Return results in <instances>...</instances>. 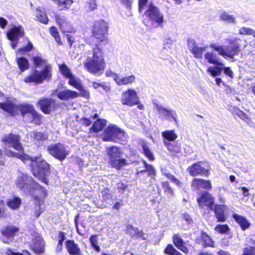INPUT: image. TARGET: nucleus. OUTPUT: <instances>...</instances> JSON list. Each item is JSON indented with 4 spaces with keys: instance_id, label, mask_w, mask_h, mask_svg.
I'll use <instances>...</instances> for the list:
<instances>
[{
    "instance_id": "f257e3e1",
    "label": "nucleus",
    "mask_w": 255,
    "mask_h": 255,
    "mask_svg": "<svg viewBox=\"0 0 255 255\" xmlns=\"http://www.w3.org/2000/svg\"><path fill=\"white\" fill-rule=\"evenodd\" d=\"M84 66L89 73L97 75H101L106 66L102 49L98 46L94 48L92 55L87 57L84 62Z\"/></svg>"
},
{
    "instance_id": "f03ea898",
    "label": "nucleus",
    "mask_w": 255,
    "mask_h": 255,
    "mask_svg": "<svg viewBox=\"0 0 255 255\" xmlns=\"http://www.w3.org/2000/svg\"><path fill=\"white\" fill-rule=\"evenodd\" d=\"M32 60L35 67L44 66V68L41 71L37 70H34L25 79V82L41 83L44 80H49L51 76V67L47 63L46 60L43 59L39 55L33 56Z\"/></svg>"
},
{
    "instance_id": "7ed1b4c3",
    "label": "nucleus",
    "mask_w": 255,
    "mask_h": 255,
    "mask_svg": "<svg viewBox=\"0 0 255 255\" xmlns=\"http://www.w3.org/2000/svg\"><path fill=\"white\" fill-rule=\"evenodd\" d=\"M15 184L21 190H30L31 189L37 190L39 193L37 194L36 198H43L45 196L46 191L38 184L35 182L31 176L26 174L19 173L15 180Z\"/></svg>"
},
{
    "instance_id": "20e7f679",
    "label": "nucleus",
    "mask_w": 255,
    "mask_h": 255,
    "mask_svg": "<svg viewBox=\"0 0 255 255\" xmlns=\"http://www.w3.org/2000/svg\"><path fill=\"white\" fill-rule=\"evenodd\" d=\"M104 141H110L125 144L128 136L125 132L115 125L109 126L102 134Z\"/></svg>"
},
{
    "instance_id": "39448f33",
    "label": "nucleus",
    "mask_w": 255,
    "mask_h": 255,
    "mask_svg": "<svg viewBox=\"0 0 255 255\" xmlns=\"http://www.w3.org/2000/svg\"><path fill=\"white\" fill-rule=\"evenodd\" d=\"M228 40L232 46H227L226 49H224L223 46L217 45L215 43L211 44L210 47L218 52L220 55L224 58L228 57L230 58H234V56L239 53L240 47V42L241 41V40L239 38H234L229 39Z\"/></svg>"
},
{
    "instance_id": "423d86ee",
    "label": "nucleus",
    "mask_w": 255,
    "mask_h": 255,
    "mask_svg": "<svg viewBox=\"0 0 255 255\" xmlns=\"http://www.w3.org/2000/svg\"><path fill=\"white\" fill-rule=\"evenodd\" d=\"M108 24L104 20L97 21L94 26L93 32L95 38L96 46L105 45L108 39L106 36L108 31Z\"/></svg>"
},
{
    "instance_id": "0eeeda50",
    "label": "nucleus",
    "mask_w": 255,
    "mask_h": 255,
    "mask_svg": "<svg viewBox=\"0 0 255 255\" xmlns=\"http://www.w3.org/2000/svg\"><path fill=\"white\" fill-rule=\"evenodd\" d=\"M32 162L31 170L33 174L37 177L43 183L47 184V180L46 176L48 173L49 165L40 157H35V159Z\"/></svg>"
},
{
    "instance_id": "6e6552de",
    "label": "nucleus",
    "mask_w": 255,
    "mask_h": 255,
    "mask_svg": "<svg viewBox=\"0 0 255 255\" xmlns=\"http://www.w3.org/2000/svg\"><path fill=\"white\" fill-rule=\"evenodd\" d=\"M3 110L11 115L16 114L17 111H19L23 117L27 114L31 115L35 111L33 106L31 105L23 104L16 106L8 100L5 102Z\"/></svg>"
},
{
    "instance_id": "1a4fd4ad",
    "label": "nucleus",
    "mask_w": 255,
    "mask_h": 255,
    "mask_svg": "<svg viewBox=\"0 0 255 255\" xmlns=\"http://www.w3.org/2000/svg\"><path fill=\"white\" fill-rule=\"evenodd\" d=\"M144 15L148 17L155 27H163L164 18L163 14L159 9L152 3H149L144 12Z\"/></svg>"
},
{
    "instance_id": "9d476101",
    "label": "nucleus",
    "mask_w": 255,
    "mask_h": 255,
    "mask_svg": "<svg viewBox=\"0 0 255 255\" xmlns=\"http://www.w3.org/2000/svg\"><path fill=\"white\" fill-rule=\"evenodd\" d=\"M107 152L111 164L113 167L119 169L127 164L126 159L120 158L121 151L119 148L116 146L108 147Z\"/></svg>"
},
{
    "instance_id": "9b49d317",
    "label": "nucleus",
    "mask_w": 255,
    "mask_h": 255,
    "mask_svg": "<svg viewBox=\"0 0 255 255\" xmlns=\"http://www.w3.org/2000/svg\"><path fill=\"white\" fill-rule=\"evenodd\" d=\"M49 153L54 158L60 161L64 160L69 154V151L62 143L51 144L47 147Z\"/></svg>"
},
{
    "instance_id": "f8f14e48",
    "label": "nucleus",
    "mask_w": 255,
    "mask_h": 255,
    "mask_svg": "<svg viewBox=\"0 0 255 255\" xmlns=\"http://www.w3.org/2000/svg\"><path fill=\"white\" fill-rule=\"evenodd\" d=\"M121 102L124 105L132 106L139 102L136 92L131 89H128L122 94Z\"/></svg>"
},
{
    "instance_id": "ddd939ff",
    "label": "nucleus",
    "mask_w": 255,
    "mask_h": 255,
    "mask_svg": "<svg viewBox=\"0 0 255 255\" xmlns=\"http://www.w3.org/2000/svg\"><path fill=\"white\" fill-rule=\"evenodd\" d=\"M1 140L5 146L13 147L17 151H21L22 149L21 144L19 142V136L17 135L12 133L5 134Z\"/></svg>"
},
{
    "instance_id": "4468645a",
    "label": "nucleus",
    "mask_w": 255,
    "mask_h": 255,
    "mask_svg": "<svg viewBox=\"0 0 255 255\" xmlns=\"http://www.w3.org/2000/svg\"><path fill=\"white\" fill-rule=\"evenodd\" d=\"M37 105L40 107L41 110L45 114H49L51 112L55 110L56 107L55 101L51 98H43L40 100Z\"/></svg>"
},
{
    "instance_id": "2eb2a0df",
    "label": "nucleus",
    "mask_w": 255,
    "mask_h": 255,
    "mask_svg": "<svg viewBox=\"0 0 255 255\" xmlns=\"http://www.w3.org/2000/svg\"><path fill=\"white\" fill-rule=\"evenodd\" d=\"M53 95H56L58 98L62 101H68L79 97L78 93L69 89H65L62 91L55 90Z\"/></svg>"
},
{
    "instance_id": "dca6fc26",
    "label": "nucleus",
    "mask_w": 255,
    "mask_h": 255,
    "mask_svg": "<svg viewBox=\"0 0 255 255\" xmlns=\"http://www.w3.org/2000/svg\"><path fill=\"white\" fill-rule=\"evenodd\" d=\"M24 35V30L21 25H14L6 32V36L10 41H17Z\"/></svg>"
},
{
    "instance_id": "f3484780",
    "label": "nucleus",
    "mask_w": 255,
    "mask_h": 255,
    "mask_svg": "<svg viewBox=\"0 0 255 255\" xmlns=\"http://www.w3.org/2000/svg\"><path fill=\"white\" fill-rule=\"evenodd\" d=\"M187 171L189 173L190 175L192 176H195L197 175H204L205 176H208L209 175V171L207 169H206L204 167H203L201 165V163L199 162L188 167Z\"/></svg>"
},
{
    "instance_id": "a211bd4d",
    "label": "nucleus",
    "mask_w": 255,
    "mask_h": 255,
    "mask_svg": "<svg viewBox=\"0 0 255 255\" xmlns=\"http://www.w3.org/2000/svg\"><path fill=\"white\" fill-rule=\"evenodd\" d=\"M214 211L218 222L226 221L227 217V209L225 205H215Z\"/></svg>"
},
{
    "instance_id": "6ab92c4d",
    "label": "nucleus",
    "mask_w": 255,
    "mask_h": 255,
    "mask_svg": "<svg viewBox=\"0 0 255 255\" xmlns=\"http://www.w3.org/2000/svg\"><path fill=\"white\" fill-rule=\"evenodd\" d=\"M55 18L63 32H72L73 28L65 16L56 14L55 15Z\"/></svg>"
},
{
    "instance_id": "aec40b11",
    "label": "nucleus",
    "mask_w": 255,
    "mask_h": 255,
    "mask_svg": "<svg viewBox=\"0 0 255 255\" xmlns=\"http://www.w3.org/2000/svg\"><path fill=\"white\" fill-rule=\"evenodd\" d=\"M19 153H14L12 151L9 150L5 151V154L7 156L16 157L21 160L25 163H30L31 167L32 166V162L35 159V157H31L27 154L23 153V149L21 151H18Z\"/></svg>"
},
{
    "instance_id": "412c9836",
    "label": "nucleus",
    "mask_w": 255,
    "mask_h": 255,
    "mask_svg": "<svg viewBox=\"0 0 255 255\" xmlns=\"http://www.w3.org/2000/svg\"><path fill=\"white\" fill-rule=\"evenodd\" d=\"M197 202L201 207L203 206H207L212 209L214 200L211 194L207 192H204L200 197L197 199Z\"/></svg>"
},
{
    "instance_id": "4be33fe9",
    "label": "nucleus",
    "mask_w": 255,
    "mask_h": 255,
    "mask_svg": "<svg viewBox=\"0 0 255 255\" xmlns=\"http://www.w3.org/2000/svg\"><path fill=\"white\" fill-rule=\"evenodd\" d=\"M191 186L193 189L198 190L204 188L210 190L212 188L211 182L209 180L194 178L192 182Z\"/></svg>"
},
{
    "instance_id": "5701e85b",
    "label": "nucleus",
    "mask_w": 255,
    "mask_h": 255,
    "mask_svg": "<svg viewBox=\"0 0 255 255\" xmlns=\"http://www.w3.org/2000/svg\"><path fill=\"white\" fill-rule=\"evenodd\" d=\"M66 248L68 253L71 255H79L81 250L78 245L75 243L74 240H68L66 241Z\"/></svg>"
},
{
    "instance_id": "b1692460",
    "label": "nucleus",
    "mask_w": 255,
    "mask_h": 255,
    "mask_svg": "<svg viewBox=\"0 0 255 255\" xmlns=\"http://www.w3.org/2000/svg\"><path fill=\"white\" fill-rule=\"evenodd\" d=\"M219 20L228 24L236 25L237 23L236 16L225 11H222L220 13Z\"/></svg>"
},
{
    "instance_id": "393cba45",
    "label": "nucleus",
    "mask_w": 255,
    "mask_h": 255,
    "mask_svg": "<svg viewBox=\"0 0 255 255\" xmlns=\"http://www.w3.org/2000/svg\"><path fill=\"white\" fill-rule=\"evenodd\" d=\"M116 79V83L119 86L131 85L135 81V77L133 75L125 77L119 75V77Z\"/></svg>"
},
{
    "instance_id": "a878e982",
    "label": "nucleus",
    "mask_w": 255,
    "mask_h": 255,
    "mask_svg": "<svg viewBox=\"0 0 255 255\" xmlns=\"http://www.w3.org/2000/svg\"><path fill=\"white\" fill-rule=\"evenodd\" d=\"M44 242L42 238L39 237L36 238L34 240L32 248L33 252L36 254H40L44 252Z\"/></svg>"
},
{
    "instance_id": "bb28decb",
    "label": "nucleus",
    "mask_w": 255,
    "mask_h": 255,
    "mask_svg": "<svg viewBox=\"0 0 255 255\" xmlns=\"http://www.w3.org/2000/svg\"><path fill=\"white\" fill-rule=\"evenodd\" d=\"M234 219L240 225L243 230H245L248 228L251 224L248 220L244 217L235 213L233 215Z\"/></svg>"
},
{
    "instance_id": "cd10ccee",
    "label": "nucleus",
    "mask_w": 255,
    "mask_h": 255,
    "mask_svg": "<svg viewBox=\"0 0 255 255\" xmlns=\"http://www.w3.org/2000/svg\"><path fill=\"white\" fill-rule=\"evenodd\" d=\"M205 58L211 64L217 66H224V65L220 62L217 57V55L212 52H207L204 55Z\"/></svg>"
},
{
    "instance_id": "c85d7f7f",
    "label": "nucleus",
    "mask_w": 255,
    "mask_h": 255,
    "mask_svg": "<svg viewBox=\"0 0 255 255\" xmlns=\"http://www.w3.org/2000/svg\"><path fill=\"white\" fill-rule=\"evenodd\" d=\"M247 241L254 246H249L244 248L243 250V253L241 255H255V240L249 238Z\"/></svg>"
},
{
    "instance_id": "c756f323",
    "label": "nucleus",
    "mask_w": 255,
    "mask_h": 255,
    "mask_svg": "<svg viewBox=\"0 0 255 255\" xmlns=\"http://www.w3.org/2000/svg\"><path fill=\"white\" fill-rule=\"evenodd\" d=\"M18 229L14 226H6L4 229L1 231V234L7 238H11L14 236Z\"/></svg>"
},
{
    "instance_id": "7c9ffc66",
    "label": "nucleus",
    "mask_w": 255,
    "mask_h": 255,
    "mask_svg": "<svg viewBox=\"0 0 255 255\" xmlns=\"http://www.w3.org/2000/svg\"><path fill=\"white\" fill-rule=\"evenodd\" d=\"M106 125V121L103 119H98L94 122L90 129L95 132H98L101 130Z\"/></svg>"
},
{
    "instance_id": "2f4dec72",
    "label": "nucleus",
    "mask_w": 255,
    "mask_h": 255,
    "mask_svg": "<svg viewBox=\"0 0 255 255\" xmlns=\"http://www.w3.org/2000/svg\"><path fill=\"white\" fill-rule=\"evenodd\" d=\"M165 145L167 147V149L171 152L173 155L181 152L180 146L177 143H170L169 142L165 141Z\"/></svg>"
},
{
    "instance_id": "473e14b6",
    "label": "nucleus",
    "mask_w": 255,
    "mask_h": 255,
    "mask_svg": "<svg viewBox=\"0 0 255 255\" xmlns=\"http://www.w3.org/2000/svg\"><path fill=\"white\" fill-rule=\"evenodd\" d=\"M163 138L168 141H174L177 138V135L174 130H166L162 132Z\"/></svg>"
},
{
    "instance_id": "72a5a7b5",
    "label": "nucleus",
    "mask_w": 255,
    "mask_h": 255,
    "mask_svg": "<svg viewBox=\"0 0 255 255\" xmlns=\"http://www.w3.org/2000/svg\"><path fill=\"white\" fill-rule=\"evenodd\" d=\"M21 203V199L19 197H16L8 200L7 205L10 209L15 210L19 208Z\"/></svg>"
},
{
    "instance_id": "f704fd0d",
    "label": "nucleus",
    "mask_w": 255,
    "mask_h": 255,
    "mask_svg": "<svg viewBox=\"0 0 255 255\" xmlns=\"http://www.w3.org/2000/svg\"><path fill=\"white\" fill-rule=\"evenodd\" d=\"M16 60L18 67L21 72L29 68V63L26 58L22 57L17 58Z\"/></svg>"
},
{
    "instance_id": "c9c22d12",
    "label": "nucleus",
    "mask_w": 255,
    "mask_h": 255,
    "mask_svg": "<svg viewBox=\"0 0 255 255\" xmlns=\"http://www.w3.org/2000/svg\"><path fill=\"white\" fill-rule=\"evenodd\" d=\"M69 79L68 84L77 90L78 89H81L82 86H83L81 80L80 78L75 77L74 75L69 78Z\"/></svg>"
},
{
    "instance_id": "e433bc0d",
    "label": "nucleus",
    "mask_w": 255,
    "mask_h": 255,
    "mask_svg": "<svg viewBox=\"0 0 255 255\" xmlns=\"http://www.w3.org/2000/svg\"><path fill=\"white\" fill-rule=\"evenodd\" d=\"M208 46H198L191 52L193 54L195 58L200 59L203 57V53L205 52Z\"/></svg>"
},
{
    "instance_id": "4c0bfd02",
    "label": "nucleus",
    "mask_w": 255,
    "mask_h": 255,
    "mask_svg": "<svg viewBox=\"0 0 255 255\" xmlns=\"http://www.w3.org/2000/svg\"><path fill=\"white\" fill-rule=\"evenodd\" d=\"M59 68L61 74L66 78L69 79L73 75L70 69L64 64L60 65Z\"/></svg>"
},
{
    "instance_id": "58836bf2",
    "label": "nucleus",
    "mask_w": 255,
    "mask_h": 255,
    "mask_svg": "<svg viewBox=\"0 0 255 255\" xmlns=\"http://www.w3.org/2000/svg\"><path fill=\"white\" fill-rule=\"evenodd\" d=\"M36 16L37 19L40 22L44 24H47L48 23V19L46 14L44 12L37 9L36 12Z\"/></svg>"
},
{
    "instance_id": "ea45409f",
    "label": "nucleus",
    "mask_w": 255,
    "mask_h": 255,
    "mask_svg": "<svg viewBox=\"0 0 255 255\" xmlns=\"http://www.w3.org/2000/svg\"><path fill=\"white\" fill-rule=\"evenodd\" d=\"M154 109L156 110L157 112L160 115L161 117H166L167 114L169 111L168 109L163 107L160 105L156 103H154Z\"/></svg>"
},
{
    "instance_id": "a19ab883",
    "label": "nucleus",
    "mask_w": 255,
    "mask_h": 255,
    "mask_svg": "<svg viewBox=\"0 0 255 255\" xmlns=\"http://www.w3.org/2000/svg\"><path fill=\"white\" fill-rule=\"evenodd\" d=\"M241 35H253L255 38V30L247 27H242L239 30Z\"/></svg>"
},
{
    "instance_id": "79ce46f5",
    "label": "nucleus",
    "mask_w": 255,
    "mask_h": 255,
    "mask_svg": "<svg viewBox=\"0 0 255 255\" xmlns=\"http://www.w3.org/2000/svg\"><path fill=\"white\" fill-rule=\"evenodd\" d=\"M143 152L145 156L148 158L150 161L154 159V157L151 152L148 146L145 143L142 144Z\"/></svg>"
},
{
    "instance_id": "37998d69",
    "label": "nucleus",
    "mask_w": 255,
    "mask_h": 255,
    "mask_svg": "<svg viewBox=\"0 0 255 255\" xmlns=\"http://www.w3.org/2000/svg\"><path fill=\"white\" fill-rule=\"evenodd\" d=\"M58 6L62 7L64 6L66 8H69L73 3L72 0H51Z\"/></svg>"
},
{
    "instance_id": "c03bdc74",
    "label": "nucleus",
    "mask_w": 255,
    "mask_h": 255,
    "mask_svg": "<svg viewBox=\"0 0 255 255\" xmlns=\"http://www.w3.org/2000/svg\"><path fill=\"white\" fill-rule=\"evenodd\" d=\"M223 70L222 67H210L207 69V72L213 77H216L221 75V72Z\"/></svg>"
},
{
    "instance_id": "a18cd8bd",
    "label": "nucleus",
    "mask_w": 255,
    "mask_h": 255,
    "mask_svg": "<svg viewBox=\"0 0 255 255\" xmlns=\"http://www.w3.org/2000/svg\"><path fill=\"white\" fill-rule=\"evenodd\" d=\"M90 242L92 247L97 252H100L101 249L98 246V236L96 235H93L90 238Z\"/></svg>"
},
{
    "instance_id": "49530a36",
    "label": "nucleus",
    "mask_w": 255,
    "mask_h": 255,
    "mask_svg": "<svg viewBox=\"0 0 255 255\" xmlns=\"http://www.w3.org/2000/svg\"><path fill=\"white\" fill-rule=\"evenodd\" d=\"M30 115L31 116V118L30 122H33L37 125H40L42 118V116L40 114H38L35 110Z\"/></svg>"
},
{
    "instance_id": "de8ad7c7",
    "label": "nucleus",
    "mask_w": 255,
    "mask_h": 255,
    "mask_svg": "<svg viewBox=\"0 0 255 255\" xmlns=\"http://www.w3.org/2000/svg\"><path fill=\"white\" fill-rule=\"evenodd\" d=\"M143 163L146 169L144 170L140 171V172L146 171L149 176L153 177L155 175V170L154 167L152 165L148 164L145 161H143Z\"/></svg>"
},
{
    "instance_id": "09e8293b",
    "label": "nucleus",
    "mask_w": 255,
    "mask_h": 255,
    "mask_svg": "<svg viewBox=\"0 0 255 255\" xmlns=\"http://www.w3.org/2000/svg\"><path fill=\"white\" fill-rule=\"evenodd\" d=\"M50 32L52 36L55 38L56 41L59 44H61L60 38L59 37V32L57 28L54 26L50 28Z\"/></svg>"
},
{
    "instance_id": "8fccbe9b",
    "label": "nucleus",
    "mask_w": 255,
    "mask_h": 255,
    "mask_svg": "<svg viewBox=\"0 0 255 255\" xmlns=\"http://www.w3.org/2000/svg\"><path fill=\"white\" fill-rule=\"evenodd\" d=\"M32 48L33 44L29 40L28 41L27 44L25 46L18 49V52L20 54H24L25 53L31 51Z\"/></svg>"
},
{
    "instance_id": "3c124183",
    "label": "nucleus",
    "mask_w": 255,
    "mask_h": 255,
    "mask_svg": "<svg viewBox=\"0 0 255 255\" xmlns=\"http://www.w3.org/2000/svg\"><path fill=\"white\" fill-rule=\"evenodd\" d=\"M215 230L219 233L225 234L229 230V228L227 225H219L215 227Z\"/></svg>"
},
{
    "instance_id": "603ef678",
    "label": "nucleus",
    "mask_w": 255,
    "mask_h": 255,
    "mask_svg": "<svg viewBox=\"0 0 255 255\" xmlns=\"http://www.w3.org/2000/svg\"><path fill=\"white\" fill-rule=\"evenodd\" d=\"M137 229L131 225H128L127 227L126 231L127 234H129L130 236L133 237L135 236Z\"/></svg>"
},
{
    "instance_id": "864d4df0",
    "label": "nucleus",
    "mask_w": 255,
    "mask_h": 255,
    "mask_svg": "<svg viewBox=\"0 0 255 255\" xmlns=\"http://www.w3.org/2000/svg\"><path fill=\"white\" fill-rule=\"evenodd\" d=\"M182 219L188 224V225H191L193 223V220L191 216L187 213L185 212L182 215Z\"/></svg>"
},
{
    "instance_id": "5fc2aeb1",
    "label": "nucleus",
    "mask_w": 255,
    "mask_h": 255,
    "mask_svg": "<svg viewBox=\"0 0 255 255\" xmlns=\"http://www.w3.org/2000/svg\"><path fill=\"white\" fill-rule=\"evenodd\" d=\"M173 243L175 246L178 248L179 246L184 244L182 239L177 235H174L173 237Z\"/></svg>"
},
{
    "instance_id": "6e6d98bb",
    "label": "nucleus",
    "mask_w": 255,
    "mask_h": 255,
    "mask_svg": "<svg viewBox=\"0 0 255 255\" xmlns=\"http://www.w3.org/2000/svg\"><path fill=\"white\" fill-rule=\"evenodd\" d=\"M202 240L204 241L205 245L206 246H212L213 243L210 237L206 234H204L202 236Z\"/></svg>"
},
{
    "instance_id": "4d7b16f0",
    "label": "nucleus",
    "mask_w": 255,
    "mask_h": 255,
    "mask_svg": "<svg viewBox=\"0 0 255 255\" xmlns=\"http://www.w3.org/2000/svg\"><path fill=\"white\" fill-rule=\"evenodd\" d=\"M188 48L190 52L192 51L198 45L197 44L195 40L193 39H188L187 41Z\"/></svg>"
},
{
    "instance_id": "13d9d810",
    "label": "nucleus",
    "mask_w": 255,
    "mask_h": 255,
    "mask_svg": "<svg viewBox=\"0 0 255 255\" xmlns=\"http://www.w3.org/2000/svg\"><path fill=\"white\" fill-rule=\"evenodd\" d=\"M176 113L174 110H169L166 118L170 121L172 120L176 122Z\"/></svg>"
},
{
    "instance_id": "bf43d9fd",
    "label": "nucleus",
    "mask_w": 255,
    "mask_h": 255,
    "mask_svg": "<svg viewBox=\"0 0 255 255\" xmlns=\"http://www.w3.org/2000/svg\"><path fill=\"white\" fill-rule=\"evenodd\" d=\"M87 4L90 11H93L97 9V5L95 0H88Z\"/></svg>"
},
{
    "instance_id": "052dcab7",
    "label": "nucleus",
    "mask_w": 255,
    "mask_h": 255,
    "mask_svg": "<svg viewBox=\"0 0 255 255\" xmlns=\"http://www.w3.org/2000/svg\"><path fill=\"white\" fill-rule=\"evenodd\" d=\"M30 135L33 138L39 140L44 138V134L41 132L33 131L30 133Z\"/></svg>"
},
{
    "instance_id": "680f3d73",
    "label": "nucleus",
    "mask_w": 255,
    "mask_h": 255,
    "mask_svg": "<svg viewBox=\"0 0 255 255\" xmlns=\"http://www.w3.org/2000/svg\"><path fill=\"white\" fill-rule=\"evenodd\" d=\"M78 90L80 91V93H79V96L80 95L81 96L86 98H89L90 96L89 92L84 88L83 86H82L81 89H78Z\"/></svg>"
},
{
    "instance_id": "e2e57ef3",
    "label": "nucleus",
    "mask_w": 255,
    "mask_h": 255,
    "mask_svg": "<svg viewBox=\"0 0 255 255\" xmlns=\"http://www.w3.org/2000/svg\"><path fill=\"white\" fill-rule=\"evenodd\" d=\"M5 253L7 255H30V253L27 251H24L23 253H16L10 249H7Z\"/></svg>"
},
{
    "instance_id": "0e129e2a",
    "label": "nucleus",
    "mask_w": 255,
    "mask_h": 255,
    "mask_svg": "<svg viewBox=\"0 0 255 255\" xmlns=\"http://www.w3.org/2000/svg\"><path fill=\"white\" fill-rule=\"evenodd\" d=\"M93 86L95 89H97L100 87H101L105 90L109 89L108 86L106 85L104 83H99L94 82L93 83Z\"/></svg>"
},
{
    "instance_id": "69168bd1",
    "label": "nucleus",
    "mask_w": 255,
    "mask_h": 255,
    "mask_svg": "<svg viewBox=\"0 0 255 255\" xmlns=\"http://www.w3.org/2000/svg\"><path fill=\"white\" fill-rule=\"evenodd\" d=\"M106 75L107 77H112L114 79V81L116 82V78L119 77V74L113 72L111 70H108L106 71Z\"/></svg>"
},
{
    "instance_id": "338daca9",
    "label": "nucleus",
    "mask_w": 255,
    "mask_h": 255,
    "mask_svg": "<svg viewBox=\"0 0 255 255\" xmlns=\"http://www.w3.org/2000/svg\"><path fill=\"white\" fill-rule=\"evenodd\" d=\"M146 236V235L142 230H139L137 229L135 237L138 238H141L143 240H146L147 239Z\"/></svg>"
},
{
    "instance_id": "774afa93",
    "label": "nucleus",
    "mask_w": 255,
    "mask_h": 255,
    "mask_svg": "<svg viewBox=\"0 0 255 255\" xmlns=\"http://www.w3.org/2000/svg\"><path fill=\"white\" fill-rule=\"evenodd\" d=\"M148 0H138L139 11L141 12L146 6Z\"/></svg>"
}]
</instances>
